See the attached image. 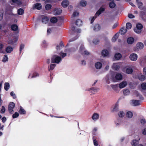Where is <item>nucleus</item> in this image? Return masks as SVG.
<instances>
[{
  "label": "nucleus",
  "mask_w": 146,
  "mask_h": 146,
  "mask_svg": "<svg viewBox=\"0 0 146 146\" xmlns=\"http://www.w3.org/2000/svg\"><path fill=\"white\" fill-rule=\"evenodd\" d=\"M105 10V8L101 7L97 11L95 15L93 17H91L90 18V20L91 21V23H92L94 21L95 19L96 18L97 16H98L100 15Z\"/></svg>",
  "instance_id": "nucleus-1"
},
{
  "label": "nucleus",
  "mask_w": 146,
  "mask_h": 146,
  "mask_svg": "<svg viewBox=\"0 0 146 146\" xmlns=\"http://www.w3.org/2000/svg\"><path fill=\"white\" fill-rule=\"evenodd\" d=\"M61 57L57 55H53L51 58V62L59 64L61 61Z\"/></svg>",
  "instance_id": "nucleus-2"
},
{
  "label": "nucleus",
  "mask_w": 146,
  "mask_h": 146,
  "mask_svg": "<svg viewBox=\"0 0 146 146\" xmlns=\"http://www.w3.org/2000/svg\"><path fill=\"white\" fill-rule=\"evenodd\" d=\"M80 52L82 55H88L90 54L87 51L85 50L84 46L83 45H81L79 50Z\"/></svg>",
  "instance_id": "nucleus-3"
},
{
  "label": "nucleus",
  "mask_w": 146,
  "mask_h": 146,
  "mask_svg": "<svg viewBox=\"0 0 146 146\" xmlns=\"http://www.w3.org/2000/svg\"><path fill=\"white\" fill-rule=\"evenodd\" d=\"M123 78L122 75L120 73H117L116 74L115 78L113 77H112L113 81V82H116L117 80H122Z\"/></svg>",
  "instance_id": "nucleus-4"
},
{
  "label": "nucleus",
  "mask_w": 146,
  "mask_h": 146,
  "mask_svg": "<svg viewBox=\"0 0 146 146\" xmlns=\"http://www.w3.org/2000/svg\"><path fill=\"white\" fill-rule=\"evenodd\" d=\"M78 46L77 44H74L73 46L70 49H66L65 50L64 52L67 53L74 52L77 49Z\"/></svg>",
  "instance_id": "nucleus-5"
},
{
  "label": "nucleus",
  "mask_w": 146,
  "mask_h": 146,
  "mask_svg": "<svg viewBox=\"0 0 146 146\" xmlns=\"http://www.w3.org/2000/svg\"><path fill=\"white\" fill-rule=\"evenodd\" d=\"M15 106V104L13 102H10L8 106V110L9 113L12 114L13 113V109L14 108Z\"/></svg>",
  "instance_id": "nucleus-6"
},
{
  "label": "nucleus",
  "mask_w": 146,
  "mask_h": 146,
  "mask_svg": "<svg viewBox=\"0 0 146 146\" xmlns=\"http://www.w3.org/2000/svg\"><path fill=\"white\" fill-rule=\"evenodd\" d=\"M129 58L132 61H135L137 59V55L135 53L131 54L129 56Z\"/></svg>",
  "instance_id": "nucleus-7"
},
{
  "label": "nucleus",
  "mask_w": 146,
  "mask_h": 146,
  "mask_svg": "<svg viewBox=\"0 0 146 146\" xmlns=\"http://www.w3.org/2000/svg\"><path fill=\"white\" fill-rule=\"evenodd\" d=\"M132 105L134 106H136L140 104V101L136 100H132L131 101Z\"/></svg>",
  "instance_id": "nucleus-8"
},
{
  "label": "nucleus",
  "mask_w": 146,
  "mask_h": 146,
  "mask_svg": "<svg viewBox=\"0 0 146 146\" xmlns=\"http://www.w3.org/2000/svg\"><path fill=\"white\" fill-rule=\"evenodd\" d=\"M99 114L96 113H94L92 117V119L95 121L98 120L99 118Z\"/></svg>",
  "instance_id": "nucleus-9"
},
{
  "label": "nucleus",
  "mask_w": 146,
  "mask_h": 146,
  "mask_svg": "<svg viewBox=\"0 0 146 146\" xmlns=\"http://www.w3.org/2000/svg\"><path fill=\"white\" fill-rule=\"evenodd\" d=\"M62 12V10L60 9L55 8L53 11V14L56 15H60Z\"/></svg>",
  "instance_id": "nucleus-10"
},
{
  "label": "nucleus",
  "mask_w": 146,
  "mask_h": 146,
  "mask_svg": "<svg viewBox=\"0 0 146 146\" xmlns=\"http://www.w3.org/2000/svg\"><path fill=\"white\" fill-rule=\"evenodd\" d=\"M127 82L126 81H123L121 82L119 85V87L121 89L125 87L127 85Z\"/></svg>",
  "instance_id": "nucleus-11"
},
{
  "label": "nucleus",
  "mask_w": 146,
  "mask_h": 146,
  "mask_svg": "<svg viewBox=\"0 0 146 146\" xmlns=\"http://www.w3.org/2000/svg\"><path fill=\"white\" fill-rule=\"evenodd\" d=\"M99 90V89L98 88H92L88 90V91L92 94H94L95 92H97Z\"/></svg>",
  "instance_id": "nucleus-12"
},
{
  "label": "nucleus",
  "mask_w": 146,
  "mask_h": 146,
  "mask_svg": "<svg viewBox=\"0 0 146 146\" xmlns=\"http://www.w3.org/2000/svg\"><path fill=\"white\" fill-rule=\"evenodd\" d=\"M120 68V64L119 63H114L112 66L113 69L117 70Z\"/></svg>",
  "instance_id": "nucleus-13"
},
{
  "label": "nucleus",
  "mask_w": 146,
  "mask_h": 146,
  "mask_svg": "<svg viewBox=\"0 0 146 146\" xmlns=\"http://www.w3.org/2000/svg\"><path fill=\"white\" fill-rule=\"evenodd\" d=\"M69 2L68 1L65 0L62 1V5L64 7H66L69 5Z\"/></svg>",
  "instance_id": "nucleus-14"
},
{
  "label": "nucleus",
  "mask_w": 146,
  "mask_h": 146,
  "mask_svg": "<svg viewBox=\"0 0 146 146\" xmlns=\"http://www.w3.org/2000/svg\"><path fill=\"white\" fill-rule=\"evenodd\" d=\"M102 64L100 62H97L95 63V67L97 69H100L102 68Z\"/></svg>",
  "instance_id": "nucleus-15"
},
{
  "label": "nucleus",
  "mask_w": 146,
  "mask_h": 146,
  "mask_svg": "<svg viewBox=\"0 0 146 146\" xmlns=\"http://www.w3.org/2000/svg\"><path fill=\"white\" fill-rule=\"evenodd\" d=\"M134 39L132 37H129L127 39V41L128 44H131L134 41Z\"/></svg>",
  "instance_id": "nucleus-16"
},
{
  "label": "nucleus",
  "mask_w": 146,
  "mask_h": 146,
  "mask_svg": "<svg viewBox=\"0 0 146 146\" xmlns=\"http://www.w3.org/2000/svg\"><path fill=\"white\" fill-rule=\"evenodd\" d=\"M120 31L121 34L123 35L127 32V30L125 27H123L120 29Z\"/></svg>",
  "instance_id": "nucleus-17"
},
{
  "label": "nucleus",
  "mask_w": 146,
  "mask_h": 146,
  "mask_svg": "<svg viewBox=\"0 0 146 146\" xmlns=\"http://www.w3.org/2000/svg\"><path fill=\"white\" fill-rule=\"evenodd\" d=\"M101 27L100 25L99 24H96L94 26L93 30L96 31H99Z\"/></svg>",
  "instance_id": "nucleus-18"
},
{
  "label": "nucleus",
  "mask_w": 146,
  "mask_h": 146,
  "mask_svg": "<svg viewBox=\"0 0 146 146\" xmlns=\"http://www.w3.org/2000/svg\"><path fill=\"white\" fill-rule=\"evenodd\" d=\"M64 47V45L62 42H61L59 45H57L56 46V49L58 51Z\"/></svg>",
  "instance_id": "nucleus-19"
},
{
  "label": "nucleus",
  "mask_w": 146,
  "mask_h": 146,
  "mask_svg": "<svg viewBox=\"0 0 146 146\" xmlns=\"http://www.w3.org/2000/svg\"><path fill=\"white\" fill-rule=\"evenodd\" d=\"M13 48L12 47L8 46L6 48L5 50L7 53H10L13 51Z\"/></svg>",
  "instance_id": "nucleus-20"
},
{
  "label": "nucleus",
  "mask_w": 146,
  "mask_h": 146,
  "mask_svg": "<svg viewBox=\"0 0 146 146\" xmlns=\"http://www.w3.org/2000/svg\"><path fill=\"white\" fill-rule=\"evenodd\" d=\"M102 56H106L109 54L108 51L106 50H102Z\"/></svg>",
  "instance_id": "nucleus-21"
},
{
  "label": "nucleus",
  "mask_w": 146,
  "mask_h": 146,
  "mask_svg": "<svg viewBox=\"0 0 146 146\" xmlns=\"http://www.w3.org/2000/svg\"><path fill=\"white\" fill-rule=\"evenodd\" d=\"M49 20L48 18L46 17H44L42 18V21L44 24H46Z\"/></svg>",
  "instance_id": "nucleus-22"
},
{
  "label": "nucleus",
  "mask_w": 146,
  "mask_h": 146,
  "mask_svg": "<svg viewBox=\"0 0 146 146\" xmlns=\"http://www.w3.org/2000/svg\"><path fill=\"white\" fill-rule=\"evenodd\" d=\"M106 83L108 84H109L110 83V80L111 79V76L110 74H108L106 76Z\"/></svg>",
  "instance_id": "nucleus-23"
},
{
  "label": "nucleus",
  "mask_w": 146,
  "mask_h": 146,
  "mask_svg": "<svg viewBox=\"0 0 146 146\" xmlns=\"http://www.w3.org/2000/svg\"><path fill=\"white\" fill-rule=\"evenodd\" d=\"M139 143V140L137 139H133L132 141V146H136Z\"/></svg>",
  "instance_id": "nucleus-24"
},
{
  "label": "nucleus",
  "mask_w": 146,
  "mask_h": 146,
  "mask_svg": "<svg viewBox=\"0 0 146 146\" xmlns=\"http://www.w3.org/2000/svg\"><path fill=\"white\" fill-rule=\"evenodd\" d=\"M35 7V9L40 10L42 9V6L40 3H37L34 5Z\"/></svg>",
  "instance_id": "nucleus-25"
},
{
  "label": "nucleus",
  "mask_w": 146,
  "mask_h": 146,
  "mask_svg": "<svg viewBox=\"0 0 146 146\" xmlns=\"http://www.w3.org/2000/svg\"><path fill=\"white\" fill-rule=\"evenodd\" d=\"M139 79L141 81H144L145 79V77L144 76L142 75L141 74H139L138 76Z\"/></svg>",
  "instance_id": "nucleus-26"
},
{
  "label": "nucleus",
  "mask_w": 146,
  "mask_h": 146,
  "mask_svg": "<svg viewBox=\"0 0 146 146\" xmlns=\"http://www.w3.org/2000/svg\"><path fill=\"white\" fill-rule=\"evenodd\" d=\"M126 72L127 74H131L133 72V70L131 68H128L126 69Z\"/></svg>",
  "instance_id": "nucleus-27"
},
{
  "label": "nucleus",
  "mask_w": 146,
  "mask_h": 146,
  "mask_svg": "<svg viewBox=\"0 0 146 146\" xmlns=\"http://www.w3.org/2000/svg\"><path fill=\"white\" fill-rule=\"evenodd\" d=\"M110 86L114 90L116 91H117V90L119 86L118 84L116 85L111 84L110 85Z\"/></svg>",
  "instance_id": "nucleus-28"
},
{
  "label": "nucleus",
  "mask_w": 146,
  "mask_h": 146,
  "mask_svg": "<svg viewBox=\"0 0 146 146\" xmlns=\"http://www.w3.org/2000/svg\"><path fill=\"white\" fill-rule=\"evenodd\" d=\"M121 56V54L119 53H117L115 55V59L117 60L120 59Z\"/></svg>",
  "instance_id": "nucleus-29"
},
{
  "label": "nucleus",
  "mask_w": 146,
  "mask_h": 146,
  "mask_svg": "<svg viewBox=\"0 0 146 146\" xmlns=\"http://www.w3.org/2000/svg\"><path fill=\"white\" fill-rule=\"evenodd\" d=\"M12 30L13 31H17L18 29V27L16 24H13L11 26Z\"/></svg>",
  "instance_id": "nucleus-30"
},
{
  "label": "nucleus",
  "mask_w": 146,
  "mask_h": 146,
  "mask_svg": "<svg viewBox=\"0 0 146 146\" xmlns=\"http://www.w3.org/2000/svg\"><path fill=\"white\" fill-rule=\"evenodd\" d=\"M58 19L56 17H54L51 18L50 19V22L53 23H56L58 21Z\"/></svg>",
  "instance_id": "nucleus-31"
},
{
  "label": "nucleus",
  "mask_w": 146,
  "mask_h": 146,
  "mask_svg": "<svg viewBox=\"0 0 146 146\" xmlns=\"http://www.w3.org/2000/svg\"><path fill=\"white\" fill-rule=\"evenodd\" d=\"M19 112L21 114H23L26 113L25 111L21 106L20 107V109Z\"/></svg>",
  "instance_id": "nucleus-32"
},
{
  "label": "nucleus",
  "mask_w": 146,
  "mask_h": 146,
  "mask_svg": "<svg viewBox=\"0 0 146 146\" xmlns=\"http://www.w3.org/2000/svg\"><path fill=\"white\" fill-rule=\"evenodd\" d=\"M127 117L129 118H131L133 115V113L132 112L128 111L127 112L126 114Z\"/></svg>",
  "instance_id": "nucleus-33"
},
{
  "label": "nucleus",
  "mask_w": 146,
  "mask_h": 146,
  "mask_svg": "<svg viewBox=\"0 0 146 146\" xmlns=\"http://www.w3.org/2000/svg\"><path fill=\"white\" fill-rule=\"evenodd\" d=\"M10 87L9 83L8 82L5 83L4 84V89L6 91H7Z\"/></svg>",
  "instance_id": "nucleus-34"
},
{
  "label": "nucleus",
  "mask_w": 146,
  "mask_h": 146,
  "mask_svg": "<svg viewBox=\"0 0 146 146\" xmlns=\"http://www.w3.org/2000/svg\"><path fill=\"white\" fill-rule=\"evenodd\" d=\"M123 94L125 96L129 95L130 94V91L128 89H125L123 90Z\"/></svg>",
  "instance_id": "nucleus-35"
},
{
  "label": "nucleus",
  "mask_w": 146,
  "mask_h": 146,
  "mask_svg": "<svg viewBox=\"0 0 146 146\" xmlns=\"http://www.w3.org/2000/svg\"><path fill=\"white\" fill-rule=\"evenodd\" d=\"M72 30L74 32H76L78 33H80L81 32V30L80 29H76L75 27L74 26H72Z\"/></svg>",
  "instance_id": "nucleus-36"
},
{
  "label": "nucleus",
  "mask_w": 146,
  "mask_h": 146,
  "mask_svg": "<svg viewBox=\"0 0 146 146\" xmlns=\"http://www.w3.org/2000/svg\"><path fill=\"white\" fill-rule=\"evenodd\" d=\"M82 23V21L79 19L77 20L76 23V25L78 26L81 25Z\"/></svg>",
  "instance_id": "nucleus-37"
},
{
  "label": "nucleus",
  "mask_w": 146,
  "mask_h": 146,
  "mask_svg": "<svg viewBox=\"0 0 146 146\" xmlns=\"http://www.w3.org/2000/svg\"><path fill=\"white\" fill-rule=\"evenodd\" d=\"M116 5L115 4L114 2V1H111L110 3L109 4V7L111 8H114Z\"/></svg>",
  "instance_id": "nucleus-38"
},
{
  "label": "nucleus",
  "mask_w": 146,
  "mask_h": 146,
  "mask_svg": "<svg viewBox=\"0 0 146 146\" xmlns=\"http://www.w3.org/2000/svg\"><path fill=\"white\" fill-rule=\"evenodd\" d=\"M125 115L124 112L122 111H120L118 113V115L119 117H122L124 116Z\"/></svg>",
  "instance_id": "nucleus-39"
},
{
  "label": "nucleus",
  "mask_w": 146,
  "mask_h": 146,
  "mask_svg": "<svg viewBox=\"0 0 146 146\" xmlns=\"http://www.w3.org/2000/svg\"><path fill=\"white\" fill-rule=\"evenodd\" d=\"M18 14L19 15H22L24 12V10L21 8H20L18 10Z\"/></svg>",
  "instance_id": "nucleus-40"
},
{
  "label": "nucleus",
  "mask_w": 146,
  "mask_h": 146,
  "mask_svg": "<svg viewBox=\"0 0 146 146\" xmlns=\"http://www.w3.org/2000/svg\"><path fill=\"white\" fill-rule=\"evenodd\" d=\"M137 47L139 49H142L143 47V43L139 42L137 44Z\"/></svg>",
  "instance_id": "nucleus-41"
},
{
  "label": "nucleus",
  "mask_w": 146,
  "mask_h": 146,
  "mask_svg": "<svg viewBox=\"0 0 146 146\" xmlns=\"http://www.w3.org/2000/svg\"><path fill=\"white\" fill-rule=\"evenodd\" d=\"M136 2L137 4V5L139 8L140 9L143 6V3L138 1V0H136Z\"/></svg>",
  "instance_id": "nucleus-42"
},
{
  "label": "nucleus",
  "mask_w": 146,
  "mask_h": 146,
  "mask_svg": "<svg viewBox=\"0 0 146 146\" xmlns=\"http://www.w3.org/2000/svg\"><path fill=\"white\" fill-rule=\"evenodd\" d=\"M52 5L51 4H48L45 6V9L46 10H49L51 9Z\"/></svg>",
  "instance_id": "nucleus-43"
},
{
  "label": "nucleus",
  "mask_w": 146,
  "mask_h": 146,
  "mask_svg": "<svg viewBox=\"0 0 146 146\" xmlns=\"http://www.w3.org/2000/svg\"><path fill=\"white\" fill-rule=\"evenodd\" d=\"M56 66V64H51L50 65V67H49V70H52Z\"/></svg>",
  "instance_id": "nucleus-44"
},
{
  "label": "nucleus",
  "mask_w": 146,
  "mask_h": 146,
  "mask_svg": "<svg viewBox=\"0 0 146 146\" xmlns=\"http://www.w3.org/2000/svg\"><path fill=\"white\" fill-rule=\"evenodd\" d=\"M132 27V25L131 23H127L126 25V27L127 29H130Z\"/></svg>",
  "instance_id": "nucleus-45"
},
{
  "label": "nucleus",
  "mask_w": 146,
  "mask_h": 146,
  "mask_svg": "<svg viewBox=\"0 0 146 146\" xmlns=\"http://www.w3.org/2000/svg\"><path fill=\"white\" fill-rule=\"evenodd\" d=\"M118 109V105L117 104H115L114 106L112 111L113 112L116 111H117Z\"/></svg>",
  "instance_id": "nucleus-46"
},
{
  "label": "nucleus",
  "mask_w": 146,
  "mask_h": 146,
  "mask_svg": "<svg viewBox=\"0 0 146 146\" xmlns=\"http://www.w3.org/2000/svg\"><path fill=\"white\" fill-rule=\"evenodd\" d=\"M141 88L143 90H146V83H143L141 84Z\"/></svg>",
  "instance_id": "nucleus-47"
},
{
  "label": "nucleus",
  "mask_w": 146,
  "mask_h": 146,
  "mask_svg": "<svg viewBox=\"0 0 146 146\" xmlns=\"http://www.w3.org/2000/svg\"><path fill=\"white\" fill-rule=\"evenodd\" d=\"M142 28L143 25L141 24L140 23H138L137 24L136 28L141 30Z\"/></svg>",
  "instance_id": "nucleus-48"
},
{
  "label": "nucleus",
  "mask_w": 146,
  "mask_h": 146,
  "mask_svg": "<svg viewBox=\"0 0 146 146\" xmlns=\"http://www.w3.org/2000/svg\"><path fill=\"white\" fill-rule=\"evenodd\" d=\"M58 53L62 58H64L66 56V53L63 52H60V53H58Z\"/></svg>",
  "instance_id": "nucleus-49"
},
{
  "label": "nucleus",
  "mask_w": 146,
  "mask_h": 146,
  "mask_svg": "<svg viewBox=\"0 0 146 146\" xmlns=\"http://www.w3.org/2000/svg\"><path fill=\"white\" fill-rule=\"evenodd\" d=\"M118 37V35L117 34H115L112 39V41L113 42H115L116 40Z\"/></svg>",
  "instance_id": "nucleus-50"
},
{
  "label": "nucleus",
  "mask_w": 146,
  "mask_h": 146,
  "mask_svg": "<svg viewBox=\"0 0 146 146\" xmlns=\"http://www.w3.org/2000/svg\"><path fill=\"white\" fill-rule=\"evenodd\" d=\"M18 40V38H16L15 42H14L13 40H10L8 41V44L11 45H14L15 42H16Z\"/></svg>",
  "instance_id": "nucleus-51"
},
{
  "label": "nucleus",
  "mask_w": 146,
  "mask_h": 146,
  "mask_svg": "<svg viewBox=\"0 0 146 146\" xmlns=\"http://www.w3.org/2000/svg\"><path fill=\"white\" fill-rule=\"evenodd\" d=\"M8 58L7 55H5L3 58L2 61L3 62H5L8 61Z\"/></svg>",
  "instance_id": "nucleus-52"
},
{
  "label": "nucleus",
  "mask_w": 146,
  "mask_h": 146,
  "mask_svg": "<svg viewBox=\"0 0 146 146\" xmlns=\"http://www.w3.org/2000/svg\"><path fill=\"white\" fill-rule=\"evenodd\" d=\"M39 76V74L38 73L36 72H34L33 74V76H32L31 78H36L37 76Z\"/></svg>",
  "instance_id": "nucleus-53"
},
{
  "label": "nucleus",
  "mask_w": 146,
  "mask_h": 146,
  "mask_svg": "<svg viewBox=\"0 0 146 146\" xmlns=\"http://www.w3.org/2000/svg\"><path fill=\"white\" fill-rule=\"evenodd\" d=\"M25 45L24 44H21L20 47V53H21L23 49L24 48Z\"/></svg>",
  "instance_id": "nucleus-54"
},
{
  "label": "nucleus",
  "mask_w": 146,
  "mask_h": 146,
  "mask_svg": "<svg viewBox=\"0 0 146 146\" xmlns=\"http://www.w3.org/2000/svg\"><path fill=\"white\" fill-rule=\"evenodd\" d=\"M134 31L137 34H139L141 33V30L137 29V28H135L134 29Z\"/></svg>",
  "instance_id": "nucleus-55"
},
{
  "label": "nucleus",
  "mask_w": 146,
  "mask_h": 146,
  "mask_svg": "<svg viewBox=\"0 0 146 146\" xmlns=\"http://www.w3.org/2000/svg\"><path fill=\"white\" fill-rule=\"evenodd\" d=\"M80 4L82 6L84 7L86 5V1H82L80 2Z\"/></svg>",
  "instance_id": "nucleus-56"
},
{
  "label": "nucleus",
  "mask_w": 146,
  "mask_h": 146,
  "mask_svg": "<svg viewBox=\"0 0 146 146\" xmlns=\"http://www.w3.org/2000/svg\"><path fill=\"white\" fill-rule=\"evenodd\" d=\"M19 115V113L18 112H15L14 113L12 116V117L13 118L17 117Z\"/></svg>",
  "instance_id": "nucleus-57"
},
{
  "label": "nucleus",
  "mask_w": 146,
  "mask_h": 146,
  "mask_svg": "<svg viewBox=\"0 0 146 146\" xmlns=\"http://www.w3.org/2000/svg\"><path fill=\"white\" fill-rule=\"evenodd\" d=\"M5 111V107L4 106H2L1 110V112L2 113H4Z\"/></svg>",
  "instance_id": "nucleus-58"
},
{
  "label": "nucleus",
  "mask_w": 146,
  "mask_h": 146,
  "mask_svg": "<svg viewBox=\"0 0 146 146\" xmlns=\"http://www.w3.org/2000/svg\"><path fill=\"white\" fill-rule=\"evenodd\" d=\"M3 48V45L1 44H0V53H3L4 51L2 49Z\"/></svg>",
  "instance_id": "nucleus-59"
},
{
  "label": "nucleus",
  "mask_w": 146,
  "mask_h": 146,
  "mask_svg": "<svg viewBox=\"0 0 146 146\" xmlns=\"http://www.w3.org/2000/svg\"><path fill=\"white\" fill-rule=\"evenodd\" d=\"M3 11L0 12V21L2 20L3 16Z\"/></svg>",
  "instance_id": "nucleus-60"
},
{
  "label": "nucleus",
  "mask_w": 146,
  "mask_h": 146,
  "mask_svg": "<svg viewBox=\"0 0 146 146\" xmlns=\"http://www.w3.org/2000/svg\"><path fill=\"white\" fill-rule=\"evenodd\" d=\"M11 96H12L13 98L15 99L16 98V96L15 94L13 92H11L10 93Z\"/></svg>",
  "instance_id": "nucleus-61"
},
{
  "label": "nucleus",
  "mask_w": 146,
  "mask_h": 146,
  "mask_svg": "<svg viewBox=\"0 0 146 146\" xmlns=\"http://www.w3.org/2000/svg\"><path fill=\"white\" fill-rule=\"evenodd\" d=\"M79 14V13L78 12L76 11H74L72 17H75L77 16H78Z\"/></svg>",
  "instance_id": "nucleus-62"
},
{
  "label": "nucleus",
  "mask_w": 146,
  "mask_h": 146,
  "mask_svg": "<svg viewBox=\"0 0 146 146\" xmlns=\"http://www.w3.org/2000/svg\"><path fill=\"white\" fill-rule=\"evenodd\" d=\"M115 124L117 126H119L121 124V121L118 120L115 122Z\"/></svg>",
  "instance_id": "nucleus-63"
},
{
  "label": "nucleus",
  "mask_w": 146,
  "mask_h": 146,
  "mask_svg": "<svg viewBox=\"0 0 146 146\" xmlns=\"http://www.w3.org/2000/svg\"><path fill=\"white\" fill-rule=\"evenodd\" d=\"M93 142L94 145L95 146H97L98 145V141L96 139H93Z\"/></svg>",
  "instance_id": "nucleus-64"
}]
</instances>
